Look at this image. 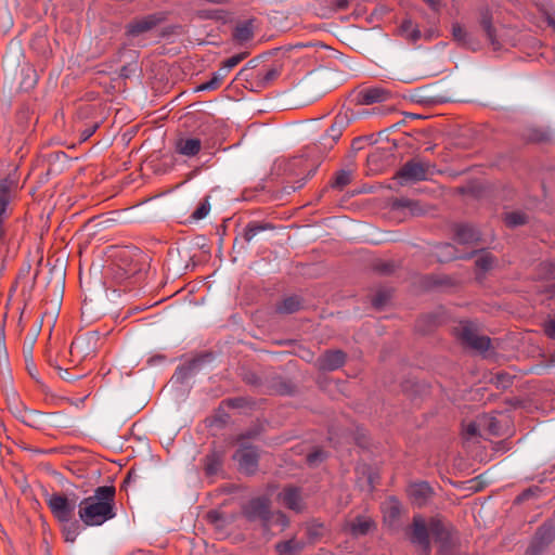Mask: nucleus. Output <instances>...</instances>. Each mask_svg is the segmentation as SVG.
I'll list each match as a JSON object with an SVG mask.
<instances>
[{
	"label": "nucleus",
	"mask_w": 555,
	"mask_h": 555,
	"mask_svg": "<svg viewBox=\"0 0 555 555\" xmlns=\"http://www.w3.org/2000/svg\"><path fill=\"white\" fill-rule=\"evenodd\" d=\"M282 73V65L275 64L258 72L257 77L261 85L266 86L275 80Z\"/></svg>",
	"instance_id": "obj_22"
},
{
	"label": "nucleus",
	"mask_w": 555,
	"mask_h": 555,
	"mask_svg": "<svg viewBox=\"0 0 555 555\" xmlns=\"http://www.w3.org/2000/svg\"><path fill=\"white\" fill-rule=\"evenodd\" d=\"M424 1L427 2L431 7V9L438 10L439 0H424Z\"/></svg>",
	"instance_id": "obj_47"
},
{
	"label": "nucleus",
	"mask_w": 555,
	"mask_h": 555,
	"mask_svg": "<svg viewBox=\"0 0 555 555\" xmlns=\"http://www.w3.org/2000/svg\"><path fill=\"white\" fill-rule=\"evenodd\" d=\"M543 330L548 338L555 340V317L548 318L544 321Z\"/></svg>",
	"instance_id": "obj_40"
},
{
	"label": "nucleus",
	"mask_w": 555,
	"mask_h": 555,
	"mask_svg": "<svg viewBox=\"0 0 555 555\" xmlns=\"http://www.w3.org/2000/svg\"><path fill=\"white\" fill-rule=\"evenodd\" d=\"M428 166L417 162L410 160L405 163L397 173L401 184L412 181H421L427 178Z\"/></svg>",
	"instance_id": "obj_7"
},
{
	"label": "nucleus",
	"mask_w": 555,
	"mask_h": 555,
	"mask_svg": "<svg viewBox=\"0 0 555 555\" xmlns=\"http://www.w3.org/2000/svg\"><path fill=\"white\" fill-rule=\"evenodd\" d=\"M388 96L389 93L383 88L378 87L365 88L359 92V101L366 105L384 102L388 99Z\"/></svg>",
	"instance_id": "obj_16"
},
{
	"label": "nucleus",
	"mask_w": 555,
	"mask_h": 555,
	"mask_svg": "<svg viewBox=\"0 0 555 555\" xmlns=\"http://www.w3.org/2000/svg\"><path fill=\"white\" fill-rule=\"evenodd\" d=\"M89 352V339L86 337H79L72 343L70 353L73 356L86 357Z\"/></svg>",
	"instance_id": "obj_27"
},
{
	"label": "nucleus",
	"mask_w": 555,
	"mask_h": 555,
	"mask_svg": "<svg viewBox=\"0 0 555 555\" xmlns=\"http://www.w3.org/2000/svg\"><path fill=\"white\" fill-rule=\"evenodd\" d=\"M228 76L227 69L220 67L217 72H215L211 78L202 83L197 89L198 90H216L223 82L224 78Z\"/></svg>",
	"instance_id": "obj_25"
},
{
	"label": "nucleus",
	"mask_w": 555,
	"mask_h": 555,
	"mask_svg": "<svg viewBox=\"0 0 555 555\" xmlns=\"http://www.w3.org/2000/svg\"><path fill=\"white\" fill-rule=\"evenodd\" d=\"M127 74H128L127 67H124L122 70H121V75L122 76H127Z\"/></svg>",
	"instance_id": "obj_49"
},
{
	"label": "nucleus",
	"mask_w": 555,
	"mask_h": 555,
	"mask_svg": "<svg viewBox=\"0 0 555 555\" xmlns=\"http://www.w3.org/2000/svg\"><path fill=\"white\" fill-rule=\"evenodd\" d=\"M350 180H351V173L349 171L341 170L337 173L333 185L341 189L345 185H347L350 182Z\"/></svg>",
	"instance_id": "obj_37"
},
{
	"label": "nucleus",
	"mask_w": 555,
	"mask_h": 555,
	"mask_svg": "<svg viewBox=\"0 0 555 555\" xmlns=\"http://www.w3.org/2000/svg\"><path fill=\"white\" fill-rule=\"evenodd\" d=\"M481 428L486 429L490 435H498L500 433V425L495 417L482 415Z\"/></svg>",
	"instance_id": "obj_32"
},
{
	"label": "nucleus",
	"mask_w": 555,
	"mask_h": 555,
	"mask_svg": "<svg viewBox=\"0 0 555 555\" xmlns=\"http://www.w3.org/2000/svg\"><path fill=\"white\" fill-rule=\"evenodd\" d=\"M222 463V456L218 452H212L206 456L205 468L207 474L214 475L218 472Z\"/></svg>",
	"instance_id": "obj_28"
},
{
	"label": "nucleus",
	"mask_w": 555,
	"mask_h": 555,
	"mask_svg": "<svg viewBox=\"0 0 555 555\" xmlns=\"http://www.w3.org/2000/svg\"><path fill=\"white\" fill-rule=\"evenodd\" d=\"M481 418L479 417L477 422H472L465 426V435L467 438L480 435L481 428Z\"/></svg>",
	"instance_id": "obj_38"
},
{
	"label": "nucleus",
	"mask_w": 555,
	"mask_h": 555,
	"mask_svg": "<svg viewBox=\"0 0 555 555\" xmlns=\"http://www.w3.org/2000/svg\"><path fill=\"white\" fill-rule=\"evenodd\" d=\"M324 457H325V453L321 450H318V451L310 453L307 456V461L309 464L313 465L317 462L322 461Z\"/></svg>",
	"instance_id": "obj_42"
},
{
	"label": "nucleus",
	"mask_w": 555,
	"mask_h": 555,
	"mask_svg": "<svg viewBox=\"0 0 555 555\" xmlns=\"http://www.w3.org/2000/svg\"><path fill=\"white\" fill-rule=\"evenodd\" d=\"M374 526L371 518L359 516L349 524V529L353 535L366 534Z\"/></svg>",
	"instance_id": "obj_18"
},
{
	"label": "nucleus",
	"mask_w": 555,
	"mask_h": 555,
	"mask_svg": "<svg viewBox=\"0 0 555 555\" xmlns=\"http://www.w3.org/2000/svg\"><path fill=\"white\" fill-rule=\"evenodd\" d=\"M96 130V126H90L88 128H86L82 132H81V139L83 141L88 140Z\"/></svg>",
	"instance_id": "obj_43"
},
{
	"label": "nucleus",
	"mask_w": 555,
	"mask_h": 555,
	"mask_svg": "<svg viewBox=\"0 0 555 555\" xmlns=\"http://www.w3.org/2000/svg\"><path fill=\"white\" fill-rule=\"evenodd\" d=\"M233 459L237 462L241 472L245 474L256 472L258 466V452L254 447L242 443L234 453Z\"/></svg>",
	"instance_id": "obj_6"
},
{
	"label": "nucleus",
	"mask_w": 555,
	"mask_h": 555,
	"mask_svg": "<svg viewBox=\"0 0 555 555\" xmlns=\"http://www.w3.org/2000/svg\"><path fill=\"white\" fill-rule=\"evenodd\" d=\"M481 26L492 46L496 44L494 28L491 25V17L488 12L481 15Z\"/></svg>",
	"instance_id": "obj_31"
},
{
	"label": "nucleus",
	"mask_w": 555,
	"mask_h": 555,
	"mask_svg": "<svg viewBox=\"0 0 555 555\" xmlns=\"http://www.w3.org/2000/svg\"><path fill=\"white\" fill-rule=\"evenodd\" d=\"M555 539V526L553 524H544L537 531L533 541L528 548L529 555L539 554L546 545Z\"/></svg>",
	"instance_id": "obj_10"
},
{
	"label": "nucleus",
	"mask_w": 555,
	"mask_h": 555,
	"mask_svg": "<svg viewBox=\"0 0 555 555\" xmlns=\"http://www.w3.org/2000/svg\"><path fill=\"white\" fill-rule=\"evenodd\" d=\"M301 308V300L297 296L286 297L278 305L276 311L280 313H294Z\"/></svg>",
	"instance_id": "obj_23"
},
{
	"label": "nucleus",
	"mask_w": 555,
	"mask_h": 555,
	"mask_svg": "<svg viewBox=\"0 0 555 555\" xmlns=\"http://www.w3.org/2000/svg\"><path fill=\"white\" fill-rule=\"evenodd\" d=\"M383 304H384V297H382V295H377L376 297H374L373 305L375 307H380Z\"/></svg>",
	"instance_id": "obj_46"
},
{
	"label": "nucleus",
	"mask_w": 555,
	"mask_h": 555,
	"mask_svg": "<svg viewBox=\"0 0 555 555\" xmlns=\"http://www.w3.org/2000/svg\"><path fill=\"white\" fill-rule=\"evenodd\" d=\"M493 257L490 256L489 254H485V255H481L477 260H476V264L478 268H480L481 270H488L492 267L493 264Z\"/></svg>",
	"instance_id": "obj_39"
},
{
	"label": "nucleus",
	"mask_w": 555,
	"mask_h": 555,
	"mask_svg": "<svg viewBox=\"0 0 555 555\" xmlns=\"http://www.w3.org/2000/svg\"><path fill=\"white\" fill-rule=\"evenodd\" d=\"M346 354L340 350L326 351L318 359V366L324 371H334L345 363Z\"/></svg>",
	"instance_id": "obj_14"
},
{
	"label": "nucleus",
	"mask_w": 555,
	"mask_h": 555,
	"mask_svg": "<svg viewBox=\"0 0 555 555\" xmlns=\"http://www.w3.org/2000/svg\"><path fill=\"white\" fill-rule=\"evenodd\" d=\"M442 250L446 251V256L449 258H455L456 256L453 253V246L451 244H446L441 247Z\"/></svg>",
	"instance_id": "obj_45"
},
{
	"label": "nucleus",
	"mask_w": 555,
	"mask_h": 555,
	"mask_svg": "<svg viewBox=\"0 0 555 555\" xmlns=\"http://www.w3.org/2000/svg\"><path fill=\"white\" fill-rule=\"evenodd\" d=\"M50 365L53 366L57 371L59 376L66 382H74L78 378L76 376L70 375V373L67 370L62 369L60 365L54 363L52 360H50Z\"/></svg>",
	"instance_id": "obj_41"
},
{
	"label": "nucleus",
	"mask_w": 555,
	"mask_h": 555,
	"mask_svg": "<svg viewBox=\"0 0 555 555\" xmlns=\"http://www.w3.org/2000/svg\"><path fill=\"white\" fill-rule=\"evenodd\" d=\"M245 514L250 519H260L263 521L266 527H270L272 525V519L284 529L288 525V520L286 516L282 513L272 514L270 512L269 501L266 498H256L249 501L247 506L245 507Z\"/></svg>",
	"instance_id": "obj_2"
},
{
	"label": "nucleus",
	"mask_w": 555,
	"mask_h": 555,
	"mask_svg": "<svg viewBox=\"0 0 555 555\" xmlns=\"http://www.w3.org/2000/svg\"><path fill=\"white\" fill-rule=\"evenodd\" d=\"M455 240L463 245H473L480 240V233L472 225L462 224L456 228Z\"/></svg>",
	"instance_id": "obj_17"
},
{
	"label": "nucleus",
	"mask_w": 555,
	"mask_h": 555,
	"mask_svg": "<svg viewBox=\"0 0 555 555\" xmlns=\"http://www.w3.org/2000/svg\"><path fill=\"white\" fill-rule=\"evenodd\" d=\"M411 541L412 543L421 547L424 555L429 554V526H426L424 518H422L421 516H415L413 519Z\"/></svg>",
	"instance_id": "obj_8"
},
{
	"label": "nucleus",
	"mask_w": 555,
	"mask_h": 555,
	"mask_svg": "<svg viewBox=\"0 0 555 555\" xmlns=\"http://www.w3.org/2000/svg\"><path fill=\"white\" fill-rule=\"evenodd\" d=\"M332 4L337 10H345L348 7V0H332Z\"/></svg>",
	"instance_id": "obj_44"
},
{
	"label": "nucleus",
	"mask_w": 555,
	"mask_h": 555,
	"mask_svg": "<svg viewBox=\"0 0 555 555\" xmlns=\"http://www.w3.org/2000/svg\"><path fill=\"white\" fill-rule=\"evenodd\" d=\"M208 517L212 520V521H217L218 518H219V514L217 512H209L208 513Z\"/></svg>",
	"instance_id": "obj_48"
},
{
	"label": "nucleus",
	"mask_w": 555,
	"mask_h": 555,
	"mask_svg": "<svg viewBox=\"0 0 555 555\" xmlns=\"http://www.w3.org/2000/svg\"><path fill=\"white\" fill-rule=\"evenodd\" d=\"M401 35L405 38L416 41L421 37V31L416 28L411 20H405L400 26Z\"/></svg>",
	"instance_id": "obj_26"
},
{
	"label": "nucleus",
	"mask_w": 555,
	"mask_h": 555,
	"mask_svg": "<svg viewBox=\"0 0 555 555\" xmlns=\"http://www.w3.org/2000/svg\"><path fill=\"white\" fill-rule=\"evenodd\" d=\"M164 20L162 14H151L130 22L126 27V33L130 37H138L156 27Z\"/></svg>",
	"instance_id": "obj_9"
},
{
	"label": "nucleus",
	"mask_w": 555,
	"mask_h": 555,
	"mask_svg": "<svg viewBox=\"0 0 555 555\" xmlns=\"http://www.w3.org/2000/svg\"><path fill=\"white\" fill-rule=\"evenodd\" d=\"M354 114L350 109L340 111L326 131V138L331 139V144L336 143L343 134V131L350 125Z\"/></svg>",
	"instance_id": "obj_11"
},
{
	"label": "nucleus",
	"mask_w": 555,
	"mask_h": 555,
	"mask_svg": "<svg viewBox=\"0 0 555 555\" xmlns=\"http://www.w3.org/2000/svg\"><path fill=\"white\" fill-rule=\"evenodd\" d=\"M279 502L289 509L300 512L304 508V501L299 489L294 487L285 488L278 495Z\"/></svg>",
	"instance_id": "obj_12"
},
{
	"label": "nucleus",
	"mask_w": 555,
	"mask_h": 555,
	"mask_svg": "<svg viewBox=\"0 0 555 555\" xmlns=\"http://www.w3.org/2000/svg\"><path fill=\"white\" fill-rule=\"evenodd\" d=\"M385 521L392 524L400 514V503L395 498H389L382 506Z\"/></svg>",
	"instance_id": "obj_21"
},
{
	"label": "nucleus",
	"mask_w": 555,
	"mask_h": 555,
	"mask_svg": "<svg viewBox=\"0 0 555 555\" xmlns=\"http://www.w3.org/2000/svg\"><path fill=\"white\" fill-rule=\"evenodd\" d=\"M210 211V203L209 197H206L203 202L199 203L198 207L193 211L192 218L194 220L204 219Z\"/></svg>",
	"instance_id": "obj_34"
},
{
	"label": "nucleus",
	"mask_w": 555,
	"mask_h": 555,
	"mask_svg": "<svg viewBox=\"0 0 555 555\" xmlns=\"http://www.w3.org/2000/svg\"><path fill=\"white\" fill-rule=\"evenodd\" d=\"M63 534L66 542L74 543L79 534V525L77 522H64Z\"/></svg>",
	"instance_id": "obj_30"
},
{
	"label": "nucleus",
	"mask_w": 555,
	"mask_h": 555,
	"mask_svg": "<svg viewBox=\"0 0 555 555\" xmlns=\"http://www.w3.org/2000/svg\"><path fill=\"white\" fill-rule=\"evenodd\" d=\"M526 215L520 211H512L505 214V222L509 227H517L526 222Z\"/></svg>",
	"instance_id": "obj_33"
},
{
	"label": "nucleus",
	"mask_w": 555,
	"mask_h": 555,
	"mask_svg": "<svg viewBox=\"0 0 555 555\" xmlns=\"http://www.w3.org/2000/svg\"><path fill=\"white\" fill-rule=\"evenodd\" d=\"M46 501L55 518L61 522H69L72 520L75 502L70 501L63 494L52 493L46 495Z\"/></svg>",
	"instance_id": "obj_4"
},
{
	"label": "nucleus",
	"mask_w": 555,
	"mask_h": 555,
	"mask_svg": "<svg viewBox=\"0 0 555 555\" xmlns=\"http://www.w3.org/2000/svg\"><path fill=\"white\" fill-rule=\"evenodd\" d=\"M459 337L463 344L479 352L487 351L491 345L489 337L479 335L469 324L460 326Z\"/></svg>",
	"instance_id": "obj_5"
},
{
	"label": "nucleus",
	"mask_w": 555,
	"mask_h": 555,
	"mask_svg": "<svg viewBox=\"0 0 555 555\" xmlns=\"http://www.w3.org/2000/svg\"><path fill=\"white\" fill-rule=\"evenodd\" d=\"M254 36L253 23L251 21H245L240 23L233 33V38L238 43H244L249 41Z\"/></svg>",
	"instance_id": "obj_19"
},
{
	"label": "nucleus",
	"mask_w": 555,
	"mask_h": 555,
	"mask_svg": "<svg viewBox=\"0 0 555 555\" xmlns=\"http://www.w3.org/2000/svg\"><path fill=\"white\" fill-rule=\"evenodd\" d=\"M127 74H128L127 67H124L122 70H121V75L122 76H127Z\"/></svg>",
	"instance_id": "obj_50"
},
{
	"label": "nucleus",
	"mask_w": 555,
	"mask_h": 555,
	"mask_svg": "<svg viewBox=\"0 0 555 555\" xmlns=\"http://www.w3.org/2000/svg\"><path fill=\"white\" fill-rule=\"evenodd\" d=\"M269 224H262L258 222H250L247 224L244 231V238L246 242H250L258 233L269 229Z\"/></svg>",
	"instance_id": "obj_29"
},
{
	"label": "nucleus",
	"mask_w": 555,
	"mask_h": 555,
	"mask_svg": "<svg viewBox=\"0 0 555 555\" xmlns=\"http://www.w3.org/2000/svg\"><path fill=\"white\" fill-rule=\"evenodd\" d=\"M245 53L233 55L225 60L221 67L227 69V73L229 74L232 68H234L241 61L245 59Z\"/></svg>",
	"instance_id": "obj_36"
},
{
	"label": "nucleus",
	"mask_w": 555,
	"mask_h": 555,
	"mask_svg": "<svg viewBox=\"0 0 555 555\" xmlns=\"http://www.w3.org/2000/svg\"><path fill=\"white\" fill-rule=\"evenodd\" d=\"M409 495L417 506L424 505L431 496L433 490L428 482H415L409 487Z\"/></svg>",
	"instance_id": "obj_15"
},
{
	"label": "nucleus",
	"mask_w": 555,
	"mask_h": 555,
	"mask_svg": "<svg viewBox=\"0 0 555 555\" xmlns=\"http://www.w3.org/2000/svg\"><path fill=\"white\" fill-rule=\"evenodd\" d=\"M452 35H453V38L462 43V44H467V33L465 31V29L460 25V24H453L452 26Z\"/></svg>",
	"instance_id": "obj_35"
},
{
	"label": "nucleus",
	"mask_w": 555,
	"mask_h": 555,
	"mask_svg": "<svg viewBox=\"0 0 555 555\" xmlns=\"http://www.w3.org/2000/svg\"><path fill=\"white\" fill-rule=\"evenodd\" d=\"M429 534L433 535V538L441 542L442 544H447L450 540V533L443 526V524L438 519H431L429 522Z\"/></svg>",
	"instance_id": "obj_20"
},
{
	"label": "nucleus",
	"mask_w": 555,
	"mask_h": 555,
	"mask_svg": "<svg viewBox=\"0 0 555 555\" xmlns=\"http://www.w3.org/2000/svg\"><path fill=\"white\" fill-rule=\"evenodd\" d=\"M116 490L113 486L98 487L78 504V516L87 527H99L116 517Z\"/></svg>",
	"instance_id": "obj_1"
},
{
	"label": "nucleus",
	"mask_w": 555,
	"mask_h": 555,
	"mask_svg": "<svg viewBox=\"0 0 555 555\" xmlns=\"http://www.w3.org/2000/svg\"><path fill=\"white\" fill-rule=\"evenodd\" d=\"M17 190V181L7 177L0 181V241L5 237L4 221L9 217V205Z\"/></svg>",
	"instance_id": "obj_3"
},
{
	"label": "nucleus",
	"mask_w": 555,
	"mask_h": 555,
	"mask_svg": "<svg viewBox=\"0 0 555 555\" xmlns=\"http://www.w3.org/2000/svg\"><path fill=\"white\" fill-rule=\"evenodd\" d=\"M202 149V141L197 138L181 137L175 141V152L185 157H193Z\"/></svg>",
	"instance_id": "obj_13"
},
{
	"label": "nucleus",
	"mask_w": 555,
	"mask_h": 555,
	"mask_svg": "<svg viewBox=\"0 0 555 555\" xmlns=\"http://www.w3.org/2000/svg\"><path fill=\"white\" fill-rule=\"evenodd\" d=\"M304 546V542L292 539L276 544V551L279 555H295L301 551Z\"/></svg>",
	"instance_id": "obj_24"
}]
</instances>
